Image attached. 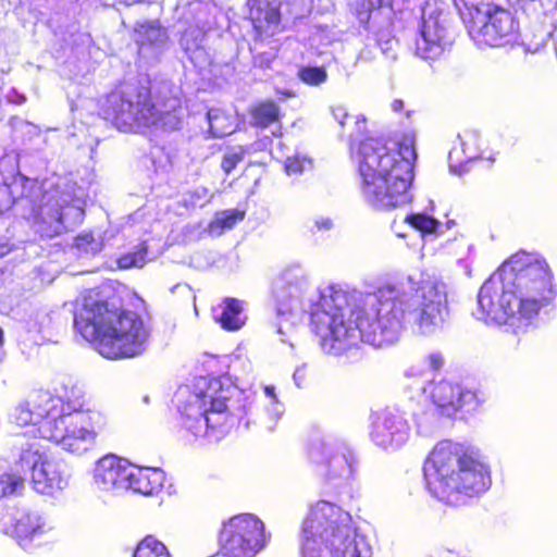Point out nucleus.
Instances as JSON below:
<instances>
[{"instance_id": "c85d7f7f", "label": "nucleus", "mask_w": 557, "mask_h": 557, "mask_svg": "<svg viewBox=\"0 0 557 557\" xmlns=\"http://www.w3.org/2000/svg\"><path fill=\"white\" fill-rule=\"evenodd\" d=\"M244 218L245 212L237 209L218 212L209 223L207 231L211 236H220L225 231L232 230Z\"/></svg>"}, {"instance_id": "20e7f679", "label": "nucleus", "mask_w": 557, "mask_h": 557, "mask_svg": "<svg viewBox=\"0 0 557 557\" xmlns=\"http://www.w3.org/2000/svg\"><path fill=\"white\" fill-rule=\"evenodd\" d=\"M173 401L181 425L195 437L218 442L247 411V396L230 375L199 376L182 385Z\"/></svg>"}, {"instance_id": "ddd939ff", "label": "nucleus", "mask_w": 557, "mask_h": 557, "mask_svg": "<svg viewBox=\"0 0 557 557\" xmlns=\"http://www.w3.org/2000/svg\"><path fill=\"white\" fill-rule=\"evenodd\" d=\"M416 54L423 60H436L454 42L451 14L442 0H423L419 5Z\"/></svg>"}, {"instance_id": "e433bc0d", "label": "nucleus", "mask_w": 557, "mask_h": 557, "mask_svg": "<svg viewBox=\"0 0 557 557\" xmlns=\"http://www.w3.org/2000/svg\"><path fill=\"white\" fill-rule=\"evenodd\" d=\"M405 221L423 234L437 233L441 223L425 213H413L405 218Z\"/></svg>"}, {"instance_id": "de8ad7c7", "label": "nucleus", "mask_w": 557, "mask_h": 557, "mask_svg": "<svg viewBox=\"0 0 557 557\" xmlns=\"http://www.w3.org/2000/svg\"><path fill=\"white\" fill-rule=\"evenodd\" d=\"M425 363L432 371L440 370L444 364V357L441 352H431L425 357Z\"/></svg>"}, {"instance_id": "4468645a", "label": "nucleus", "mask_w": 557, "mask_h": 557, "mask_svg": "<svg viewBox=\"0 0 557 557\" xmlns=\"http://www.w3.org/2000/svg\"><path fill=\"white\" fill-rule=\"evenodd\" d=\"M23 440L20 436L15 438L14 446L18 450L15 466L30 471L33 488L45 495H53L64 490L70 480L65 466L48 455L38 442H24Z\"/></svg>"}, {"instance_id": "f704fd0d", "label": "nucleus", "mask_w": 557, "mask_h": 557, "mask_svg": "<svg viewBox=\"0 0 557 557\" xmlns=\"http://www.w3.org/2000/svg\"><path fill=\"white\" fill-rule=\"evenodd\" d=\"M278 114V107L272 101L262 102L252 110L253 122L261 127H267L276 122Z\"/></svg>"}, {"instance_id": "58836bf2", "label": "nucleus", "mask_w": 557, "mask_h": 557, "mask_svg": "<svg viewBox=\"0 0 557 557\" xmlns=\"http://www.w3.org/2000/svg\"><path fill=\"white\" fill-rule=\"evenodd\" d=\"M521 9L531 15L548 14L557 10V0H518Z\"/></svg>"}, {"instance_id": "a211bd4d", "label": "nucleus", "mask_w": 557, "mask_h": 557, "mask_svg": "<svg viewBox=\"0 0 557 557\" xmlns=\"http://www.w3.org/2000/svg\"><path fill=\"white\" fill-rule=\"evenodd\" d=\"M310 7L311 0H255L250 17L258 34L271 36L283 20L302 17Z\"/></svg>"}, {"instance_id": "7c9ffc66", "label": "nucleus", "mask_w": 557, "mask_h": 557, "mask_svg": "<svg viewBox=\"0 0 557 557\" xmlns=\"http://www.w3.org/2000/svg\"><path fill=\"white\" fill-rule=\"evenodd\" d=\"M25 487V476L17 470L0 474V499L11 495H20Z\"/></svg>"}, {"instance_id": "f8f14e48", "label": "nucleus", "mask_w": 557, "mask_h": 557, "mask_svg": "<svg viewBox=\"0 0 557 557\" xmlns=\"http://www.w3.org/2000/svg\"><path fill=\"white\" fill-rule=\"evenodd\" d=\"M310 284L306 271L300 264L294 263L284 268L274 278L272 294L280 319L277 333L281 341L296 324L302 321L308 309Z\"/></svg>"}, {"instance_id": "37998d69", "label": "nucleus", "mask_w": 557, "mask_h": 557, "mask_svg": "<svg viewBox=\"0 0 557 557\" xmlns=\"http://www.w3.org/2000/svg\"><path fill=\"white\" fill-rule=\"evenodd\" d=\"M456 400V411L461 408H467V410L475 409L479 403L474 392L468 389L463 391L459 385Z\"/></svg>"}, {"instance_id": "c756f323", "label": "nucleus", "mask_w": 557, "mask_h": 557, "mask_svg": "<svg viewBox=\"0 0 557 557\" xmlns=\"http://www.w3.org/2000/svg\"><path fill=\"white\" fill-rule=\"evenodd\" d=\"M207 120L213 137H224L235 131L234 119L221 109H210L207 112Z\"/></svg>"}, {"instance_id": "6ab92c4d", "label": "nucleus", "mask_w": 557, "mask_h": 557, "mask_svg": "<svg viewBox=\"0 0 557 557\" xmlns=\"http://www.w3.org/2000/svg\"><path fill=\"white\" fill-rule=\"evenodd\" d=\"M410 437L407 419L396 409L381 411L372 425L371 440L384 450L395 451L401 448Z\"/></svg>"}, {"instance_id": "49530a36", "label": "nucleus", "mask_w": 557, "mask_h": 557, "mask_svg": "<svg viewBox=\"0 0 557 557\" xmlns=\"http://www.w3.org/2000/svg\"><path fill=\"white\" fill-rule=\"evenodd\" d=\"M334 226L333 220L329 216H317L313 220V228L312 231L317 232H327L331 231Z\"/></svg>"}, {"instance_id": "4d7b16f0", "label": "nucleus", "mask_w": 557, "mask_h": 557, "mask_svg": "<svg viewBox=\"0 0 557 557\" xmlns=\"http://www.w3.org/2000/svg\"><path fill=\"white\" fill-rule=\"evenodd\" d=\"M273 59H274V53H269V54H267V58H265V60H264V61L260 58V64H261V65H263V64L269 65V64H270V62H271Z\"/></svg>"}, {"instance_id": "dca6fc26", "label": "nucleus", "mask_w": 557, "mask_h": 557, "mask_svg": "<svg viewBox=\"0 0 557 557\" xmlns=\"http://www.w3.org/2000/svg\"><path fill=\"white\" fill-rule=\"evenodd\" d=\"M263 521L252 513H240L224 521L219 544L224 557H256L269 544Z\"/></svg>"}, {"instance_id": "1a4fd4ad", "label": "nucleus", "mask_w": 557, "mask_h": 557, "mask_svg": "<svg viewBox=\"0 0 557 557\" xmlns=\"http://www.w3.org/2000/svg\"><path fill=\"white\" fill-rule=\"evenodd\" d=\"M300 556L371 557V552L351 515L335 503L321 499L310 506L302 523Z\"/></svg>"}, {"instance_id": "c9c22d12", "label": "nucleus", "mask_w": 557, "mask_h": 557, "mask_svg": "<svg viewBox=\"0 0 557 557\" xmlns=\"http://www.w3.org/2000/svg\"><path fill=\"white\" fill-rule=\"evenodd\" d=\"M13 419L17 425H33L34 430H32V433L38 434L37 429L41 424V420L39 417H36L30 400L15 408Z\"/></svg>"}, {"instance_id": "3c124183", "label": "nucleus", "mask_w": 557, "mask_h": 557, "mask_svg": "<svg viewBox=\"0 0 557 557\" xmlns=\"http://www.w3.org/2000/svg\"><path fill=\"white\" fill-rule=\"evenodd\" d=\"M293 379L295 381V384L300 387L304 380H305V367H299L295 370Z\"/></svg>"}, {"instance_id": "a19ab883", "label": "nucleus", "mask_w": 557, "mask_h": 557, "mask_svg": "<svg viewBox=\"0 0 557 557\" xmlns=\"http://www.w3.org/2000/svg\"><path fill=\"white\" fill-rule=\"evenodd\" d=\"M246 150L242 146L228 148L222 159L221 168L226 174H230L238 163L244 160Z\"/></svg>"}, {"instance_id": "72a5a7b5", "label": "nucleus", "mask_w": 557, "mask_h": 557, "mask_svg": "<svg viewBox=\"0 0 557 557\" xmlns=\"http://www.w3.org/2000/svg\"><path fill=\"white\" fill-rule=\"evenodd\" d=\"M133 557H172L168 547L153 536L145 537L135 549Z\"/></svg>"}, {"instance_id": "9b49d317", "label": "nucleus", "mask_w": 557, "mask_h": 557, "mask_svg": "<svg viewBox=\"0 0 557 557\" xmlns=\"http://www.w3.org/2000/svg\"><path fill=\"white\" fill-rule=\"evenodd\" d=\"M102 117L120 131H143L156 123L150 91L138 84H124L110 92L100 108Z\"/></svg>"}, {"instance_id": "8fccbe9b", "label": "nucleus", "mask_w": 557, "mask_h": 557, "mask_svg": "<svg viewBox=\"0 0 557 557\" xmlns=\"http://www.w3.org/2000/svg\"><path fill=\"white\" fill-rule=\"evenodd\" d=\"M332 112L334 119L339 123V125L343 126L345 124V120L348 117L346 109L343 107H336Z\"/></svg>"}, {"instance_id": "4c0bfd02", "label": "nucleus", "mask_w": 557, "mask_h": 557, "mask_svg": "<svg viewBox=\"0 0 557 557\" xmlns=\"http://www.w3.org/2000/svg\"><path fill=\"white\" fill-rule=\"evenodd\" d=\"M75 248L79 255L95 256L102 249V240L96 238L92 233H82L75 238Z\"/></svg>"}, {"instance_id": "9d476101", "label": "nucleus", "mask_w": 557, "mask_h": 557, "mask_svg": "<svg viewBox=\"0 0 557 557\" xmlns=\"http://www.w3.org/2000/svg\"><path fill=\"white\" fill-rule=\"evenodd\" d=\"M470 38L480 48L513 45L519 23L513 14L490 0H454Z\"/></svg>"}, {"instance_id": "f257e3e1", "label": "nucleus", "mask_w": 557, "mask_h": 557, "mask_svg": "<svg viewBox=\"0 0 557 557\" xmlns=\"http://www.w3.org/2000/svg\"><path fill=\"white\" fill-rule=\"evenodd\" d=\"M306 315L322 349L341 355L359 342L375 347L392 344L406 326L417 335L433 336L445 329L450 310L446 283L420 274L367 295L338 286L313 290Z\"/></svg>"}, {"instance_id": "f3484780", "label": "nucleus", "mask_w": 557, "mask_h": 557, "mask_svg": "<svg viewBox=\"0 0 557 557\" xmlns=\"http://www.w3.org/2000/svg\"><path fill=\"white\" fill-rule=\"evenodd\" d=\"M356 14L361 24L366 25L368 32L367 47L361 50L360 58L372 60L370 47L373 45L380 48L381 53L389 60L397 57L398 41L394 36L395 12L393 8L385 3V0H358L356 3Z\"/></svg>"}, {"instance_id": "5fc2aeb1", "label": "nucleus", "mask_w": 557, "mask_h": 557, "mask_svg": "<svg viewBox=\"0 0 557 557\" xmlns=\"http://www.w3.org/2000/svg\"><path fill=\"white\" fill-rule=\"evenodd\" d=\"M391 107H392L393 111L398 112V111L403 110L404 102L401 100L396 99L392 102Z\"/></svg>"}, {"instance_id": "aec40b11", "label": "nucleus", "mask_w": 557, "mask_h": 557, "mask_svg": "<svg viewBox=\"0 0 557 557\" xmlns=\"http://www.w3.org/2000/svg\"><path fill=\"white\" fill-rule=\"evenodd\" d=\"M131 462L109 454L100 458L92 471V485L99 492L121 494L129 490Z\"/></svg>"}, {"instance_id": "7ed1b4c3", "label": "nucleus", "mask_w": 557, "mask_h": 557, "mask_svg": "<svg viewBox=\"0 0 557 557\" xmlns=\"http://www.w3.org/2000/svg\"><path fill=\"white\" fill-rule=\"evenodd\" d=\"M85 205V190L66 177L53 175L38 182L17 173L0 184V212L12 210L42 238L81 223Z\"/></svg>"}, {"instance_id": "4be33fe9", "label": "nucleus", "mask_w": 557, "mask_h": 557, "mask_svg": "<svg viewBox=\"0 0 557 557\" xmlns=\"http://www.w3.org/2000/svg\"><path fill=\"white\" fill-rule=\"evenodd\" d=\"M421 389L424 397L431 400V406L438 409L441 414L450 417L456 412L458 384L446 380L438 382L432 380L428 385L422 386Z\"/></svg>"}, {"instance_id": "09e8293b", "label": "nucleus", "mask_w": 557, "mask_h": 557, "mask_svg": "<svg viewBox=\"0 0 557 557\" xmlns=\"http://www.w3.org/2000/svg\"><path fill=\"white\" fill-rule=\"evenodd\" d=\"M12 513L7 512V508L0 503V532L8 534L10 530V518Z\"/></svg>"}, {"instance_id": "f03ea898", "label": "nucleus", "mask_w": 557, "mask_h": 557, "mask_svg": "<svg viewBox=\"0 0 557 557\" xmlns=\"http://www.w3.org/2000/svg\"><path fill=\"white\" fill-rule=\"evenodd\" d=\"M552 295V276L545 260L517 253L481 286L473 314L488 325L507 326L520 334Z\"/></svg>"}, {"instance_id": "bb28decb", "label": "nucleus", "mask_w": 557, "mask_h": 557, "mask_svg": "<svg viewBox=\"0 0 557 557\" xmlns=\"http://www.w3.org/2000/svg\"><path fill=\"white\" fill-rule=\"evenodd\" d=\"M458 146L455 145L448 153V162L449 168L455 173H461L465 171V165L476 158H479V152L473 149L471 151H467L465 146L475 144V135L472 133H466L463 136H458Z\"/></svg>"}, {"instance_id": "39448f33", "label": "nucleus", "mask_w": 557, "mask_h": 557, "mask_svg": "<svg viewBox=\"0 0 557 557\" xmlns=\"http://www.w3.org/2000/svg\"><path fill=\"white\" fill-rule=\"evenodd\" d=\"M356 158L361 195L369 206L389 210L411 200L409 187L417 159L412 135H405L394 147L368 138L360 143Z\"/></svg>"}, {"instance_id": "bf43d9fd", "label": "nucleus", "mask_w": 557, "mask_h": 557, "mask_svg": "<svg viewBox=\"0 0 557 557\" xmlns=\"http://www.w3.org/2000/svg\"><path fill=\"white\" fill-rule=\"evenodd\" d=\"M2 343H3V331L0 327V345H2Z\"/></svg>"}, {"instance_id": "5701e85b", "label": "nucleus", "mask_w": 557, "mask_h": 557, "mask_svg": "<svg viewBox=\"0 0 557 557\" xmlns=\"http://www.w3.org/2000/svg\"><path fill=\"white\" fill-rule=\"evenodd\" d=\"M127 482L129 490L143 495L158 493L165 481V474L157 468H140L131 463Z\"/></svg>"}, {"instance_id": "6e6d98bb", "label": "nucleus", "mask_w": 557, "mask_h": 557, "mask_svg": "<svg viewBox=\"0 0 557 557\" xmlns=\"http://www.w3.org/2000/svg\"><path fill=\"white\" fill-rule=\"evenodd\" d=\"M10 246L7 242H0V257H3L10 251Z\"/></svg>"}, {"instance_id": "ea45409f", "label": "nucleus", "mask_w": 557, "mask_h": 557, "mask_svg": "<svg viewBox=\"0 0 557 557\" xmlns=\"http://www.w3.org/2000/svg\"><path fill=\"white\" fill-rule=\"evenodd\" d=\"M299 79L310 86H320L327 79L326 70L323 66H302L298 70Z\"/></svg>"}, {"instance_id": "79ce46f5", "label": "nucleus", "mask_w": 557, "mask_h": 557, "mask_svg": "<svg viewBox=\"0 0 557 557\" xmlns=\"http://www.w3.org/2000/svg\"><path fill=\"white\" fill-rule=\"evenodd\" d=\"M312 161L310 158L302 154H295L288 157L285 161V170L287 174H301L306 170L311 169Z\"/></svg>"}, {"instance_id": "2f4dec72", "label": "nucleus", "mask_w": 557, "mask_h": 557, "mask_svg": "<svg viewBox=\"0 0 557 557\" xmlns=\"http://www.w3.org/2000/svg\"><path fill=\"white\" fill-rule=\"evenodd\" d=\"M148 247L146 242L139 243L132 251L122 255L117 260V267L122 270L143 268L147 261Z\"/></svg>"}, {"instance_id": "412c9836", "label": "nucleus", "mask_w": 557, "mask_h": 557, "mask_svg": "<svg viewBox=\"0 0 557 557\" xmlns=\"http://www.w3.org/2000/svg\"><path fill=\"white\" fill-rule=\"evenodd\" d=\"M10 521L8 535L14 537L25 550L30 549L34 544H39L52 530L49 522L38 511L30 509H16Z\"/></svg>"}, {"instance_id": "423d86ee", "label": "nucleus", "mask_w": 557, "mask_h": 557, "mask_svg": "<svg viewBox=\"0 0 557 557\" xmlns=\"http://www.w3.org/2000/svg\"><path fill=\"white\" fill-rule=\"evenodd\" d=\"M74 327L108 359L133 358L148 346L149 330L134 311L111 309L99 295L88 292L74 304Z\"/></svg>"}, {"instance_id": "b1692460", "label": "nucleus", "mask_w": 557, "mask_h": 557, "mask_svg": "<svg viewBox=\"0 0 557 557\" xmlns=\"http://www.w3.org/2000/svg\"><path fill=\"white\" fill-rule=\"evenodd\" d=\"M156 123H151L150 127L163 128L164 131L178 129L183 124V109L181 100L176 95L166 99L161 108L154 104Z\"/></svg>"}, {"instance_id": "a878e982", "label": "nucleus", "mask_w": 557, "mask_h": 557, "mask_svg": "<svg viewBox=\"0 0 557 557\" xmlns=\"http://www.w3.org/2000/svg\"><path fill=\"white\" fill-rule=\"evenodd\" d=\"M166 39L165 29L154 22L139 24L135 28V41L141 54H145L149 48L160 49L166 42Z\"/></svg>"}, {"instance_id": "0eeeda50", "label": "nucleus", "mask_w": 557, "mask_h": 557, "mask_svg": "<svg viewBox=\"0 0 557 557\" xmlns=\"http://www.w3.org/2000/svg\"><path fill=\"white\" fill-rule=\"evenodd\" d=\"M425 485L437 499L453 506L485 492L491 479L486 466L466 448L450 441L440 442L423 466Z\"/></svg>"}, {"instance_id": "2eb2a0df", "label": "nucleus", "mask_w": 557, "mask_h": 557, "mask_svg": "<svg viewBox=\"0 0 557 557\" xmlns=\"http://www.w3.org/2000/svg\"><path fill=\"white\" fill-rule=\"evenodd\" d=\"M310 459L324 465L325 485L336 494H349L355 481L358 460L346 443L334 438H322L313 443L309 450Z\"/></svg>"}, {"instance_id": "393cba45", "label": "nucleus", "mask_w": 557, "mask_h": 557, "mask_svg": "<svg viewBox=\"0 0 557 557\" xmlns=\"http://www.w3.org/2000/svg\"><path fill=\"white\" fill-rule=\"evenodd\" d=\"M214 312L216 321L224 330L237 331L245 324L243 304L235 298H226Z\"/></svg>"}, {"instance_id": "c03bdc74", "label": "nucleus", "mask_w": 557, "mask_h": 557, "mask_svg": "<svg viewBox=\"0 0 557 557\" xmlns=\"http://www.w3.org/2000/svg\"><path fill=\"white\" fill-rule=\"evenodd\" d=\"M11 126L13 131L17 134L21 133L22 135L27 136L29 139L33 137H39L40 136V129L38 126L26 122L22 119L14 117L11 120Z\"/></svg>"}, {"instance_id": "6e6552de", "label": "nucleus", "mask_w": 557, "mask_h": 557, "mask_svg": "<svg viewBox=\"0 0 557 557\" xmlns=\"http://www.w3.org/2000/svg\"><path fill=\"white\" fill-rule=\"evenodd\" d=\"M30 403L41 420L38 435L73 455L82 456L92 449L107 426V417L100 410L67 403L65 412L62 399L47 391L35 393Z\"/></svg>"}, {"instance_id": "cd10ccee", "label": "nucleus", "mask_w": 557, "mask_h": 557, "mask_svg": "<svg viewBox=\"0 0 557 557\" xmlns=\"http://www.w3.org/2000/svg\"><path fill=\"white\" fill-rule=\"evenodd\" d=\"M441 411L432 406L425 410L414 413L417 433L424 437L435 435L442 426Z\"/></svg>"}, {"instance_id": "13d9d810", "label": "nucleus", "mask_w": 557, "mask_h": 557, "mask_svg": "<svg viewBox=\"0 0 557 557\" xmlns=\"http://www.w3.org/2000/svg\"><path fill=\"white\" fill-rule=\"evenodd\" d=\"M465 148H466L467 151H471V150L475 149L479 152L476 143L474 144V146L467 145V146H465Z\"/></svg>"}, {"instance_id": "a18cd8bd", "label": "nucleus", "mask_w": 557, "mask_h": 557, "mask_svg": "<svg viewBox=\"0 0 557 557\" xmlns=\"http://www.w3.org/2000/svg\"><path fill=\"white\" fill-rule=\"evenodd\" d=\"M188 196L189 199L187 201L194 207H203L212 197L210 190L203 186L196 187L188 194Z\"/></svg>"}, {"instance_id": "473e14b6", "label": "nucleus", "mask_w": 557, "mask_h": 557, "mask_svg": "<svg viewBox=\"0 0 557 557\" xmlns=\"http://www.w3.org/2000/svg\"><path fill=\"white\" fill-rule=\"evenodd\" d=\"M261 401L267 413L269 414L270 424L268 428L272 430L275 421L283 414L284 411V406L277 399L274 386L267 385L263 387Z\"/></svg>"}, {"instance_id": "603ef678", "label": "nucleus", "mask_w": 557, "mask_h": 557, "mask_svg": "<svg viewBox=\"0 0 557 557\" xmlns=\"http://www.w3.org/2000/svg\"><path fill=\"white\" fill-rule=\"evenodd\" d=\"M189 33H185L183 36H182V39H181V45L182 47L185 49L186 52H193V53H196L198 51V45L195 44V50H193V48L188 45V37H189Z\"/></svg>"}, {"instance_id": "864d4df0", "label": "nucleus", "mask_w": 557, "mask_h": 557, "mask_svg": "<svg viewBox=\"0 0 557 557\" xmlns=\"http://www.w3.org/2000/svg\"><path fill=\"white\" fill-rule=\"evenodd\" d=\"M7 97H8L10 102H14L16 104H22L26 100L24 95L17 94L14 90H12L11 94H9Z\"/></svg>"}]
</instances>
